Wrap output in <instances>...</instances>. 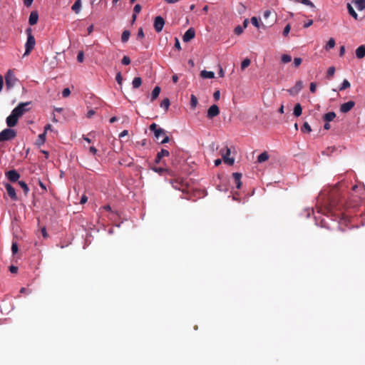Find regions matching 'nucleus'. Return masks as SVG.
Instances as JSON below:
<instances>
[{"mask_svg": "<svg viewBox=\"0 0 365 365\" xmlns=\"http://www.w3.org/2000/svg\"><path fill=\"white\" fill-rule=\"evenodd\" d=\"M349 207L345 200L344 197L341 195L337 188H334L329 197V204L324 207L319 208V212L324 214H331L334 210H341L344 207Z\"/></svg>", "mask_w": 365, "mask_h": 365, "instance_id": "1", "label": "nucleus"}, {"mask_svg": "<svg viewBox=\"0 0 365 365\" xmlns=\"http://www.w3.org/2000/svg\"><path fill=\"white\" fill-rule=\"evenodd\" d=\"M149 128L151 131H153L156 140H159V135H163V139L160 142V144H164L169 142L170 138L166 135L165 130L161 128H158L156 123H152Z\"/></svg>", "mask_w": 365, "mask_h": 365, "instance_id": "2", "label": "nucleus"}, {"mask_svg": "<svg viewBox=\"0 0 365 365\" xmlns=\"http://www.w3.org/2000/svg\"><path fill=\"white\" fill-rule=\"evenodd\" d=\"M263 18L266 22V25L263 27L271 26L276 21V14L274 11L266 10L263 14Z\"/></svg>", "mask_w": 365, "mask_h": 365, "instance_id": "3", "label": "nucleus"}, {"mask_svg": "<svg viewBox=\"0 0 365 365\" xmlns=\"http://www.w3.org/2000/svg\"><path fill=\"white\" fill-rule=\"evenodd\" d=\"M16 136L14 130L6 128L0 133V142L11 140Z\"/></svg>", "mask_w": 365, "mask_h": 365, "instance_id": "4", "label": "nucleus"}, {"mask_svg": "<svg viewBox=\"0 0 365 365\" xmlns=\"http://www.w3.org/2000/svg\"><path fill=\"white\" fill-rule=\"evenodd\" d=\"M230 153V149L227 146L220 150V154L224 163L229 165H232L234 164L235 160L232 158H229Z\"/></svg>", "mask_w": 365, "mask_h": 365, "instance_id": "5", "label": "nucleus"}, {"mask_svg": "<svg viewBox=\"0 0 365 365\" xmlns=\"http://www.w3.org/2000/svg\"><path fill=\"white\" fill-rule=\"evenodd\" d=\"M31 102L20 103L13 110L19 116L21 117L26 112L29 110L28 107Z\"/></svg>", "mask_w": 365, "mask_h": 365, "instance_id": "6", "label": "nucleus"}, {"mask_svg": "<svg viewBox=\"0 0 365 365\" xmlns=\"http://www.w3.org/2000/svg\"><path fill=\"white\" fill-rule=\"evenodd\" d=\"M36 45V40L34 36L27 37V41L25 44V53L24 56L29 55L34 49Z\"/></svg>", "mask_w": 365, "mask_h": 365, "instance_id": "7", "label": "nucleus"}, {"mask_svg": "<svg viewBox=\"0 0 365 365\" xmlns=\"http://www.w3.org/2000/svg\"><path fill=\"white\" fill-rule=\"evenodd\" d=\"M20 117L14 111H11L10 115L6 118V124L9 128L14 127L17 123L18 120Z\"/></svg>", "mask_w": 365, "mask_h": 365, "instance_id": "8", "label": "nucleus"}, {"mask_svg": "<svg viewBox=\"0 0 365 365\" xmlns=\"http://www.w3.org/2000/svg\"><path fill=\"white\" fill-rule=\"evenodd\" d=\"M165 20L162 16H158L155 18L153 26L156 32H160L163 30Z\"/></svg>", "mask_w": 365, "mask_h": 365, "instance_id": "9", "label": "nucleus"}, {"mask_svg": "<svg viewBox=\"0 0 365 365\" xmlns=\"http://www.w3.org/2000/svg\"><path fill=\"white\" fill-rule=\"evenodd\" d=\"M220 114V109L219 107L214 104L212 105L207 110V117L209 119H212L213 118L216 117Z\"/></svg>", "mask_w": 365, "mask_h": 365, "instance_id": "10", "label": "nucleus"}, {"mask_svg": "<svg viewBox=\"0 0 365 365\" xmlns=\"http://www.w3.org/2000/svg\"><path fill=\"white\" fill-rule=\"evenodd\" d=\"M303 88V83L301 81H297L294 86L287 90V92L292 96H295L299 93V92Z\"/></svg>", "mask_w": 365, "mask_h": 365, "instance_id": "11", "label": "nucleus"}, {"mask_svg": "<svg viewBox=\"0 0 365 365\" xmlns=\"http://www.w3.org/2000/svg\"><path fill=\"white\" fill-rule=\"evenodd\" d=\"M6 176L9 180L15 182L20 178L19 173L16 170H11L6 173Z\"/></svg>", "mask_w": 365, "mask_h": 365, "instance_id": "12", "label": "nucleus"}, {"mask_svg": "<svg viewBox=\"0 0 365 365\" xmlns=\"http://www.w3.org/2000/svg\"><path fill=\"white\" fill-rule=\"evenodd\" d=\"M355 106V103L353 101H349L346 103H344L340 106V111L341 113H346L351 110Z\"/></svg>", "mask_w": 365, "mask_h": 365, "instance_id": "13", "label": "nucleus"}, {"mask_svg": "<svg viewBox=\"0 0 365 365\" xmlns=\"http://www.w3.org/2000/svg\"><path fill=\"white\" fill-rule=\"evenodd\" d=\"M5 187H6V192H7L9 196L11 197V199L13 200H15V201L17 200L18 197H17V195H16V191H15V189L14 188V187L12 185H11L10 184L6 183L5 185Z\"/></svg>", "mask_w": 365, "mask_h": 365, "instance_id": "14", "label": "nucleus"}, {"mask_svg": "<svg viewBox=\"0 0 365 365\" xmlns=\"http://www.w3.org/2000/svg\"><path fill=\"white\" fill-rule=\"evenodd\" d=\"M5 81L6 87L9 88L14 86L16 82V78L13 74L9 72L5 77Z\"/></svg>", "mask_w": 365, "mask_h": 365, "instance_id": "15", "label": "nucleus"}, {"mask_svg": "<svg viewBox=\"0 0 365 365\" xmlns=\"http://www.w3.org/2000/svg\"><path fill=\"white\" fill-rule=\"evenodd\" d=\"M195 30L192 28H190L189 29H187L185 31V33L182 37V40L185 42H188L195 37Z\"/></svg>", "mask_w": 365, "mask_h": 365, "instance_id": "16", "label": "nucleus"}, {"mask_svg": "<svg viewBox=\"0 0 365 365\" xmlns=\"http://www.w3.org/2000/svg\"><path fill=\"white\" fill-rule=\"evenodd\" d=\"M38 14L36 11H33L31 12L29 19V23L31 26L35 25L38 22Z\"/></svg>", "mask_w": 365, "mask_h": 365, "instance_id": "17", "label": "nucleus"}, {"mask_svg": "<svg viewBox=\"0 0 365 365\" xmlns=\"http://www.w3.org/2000/svg\"><path fill=\"white\" fill-rule=\"evenodd\" d=\"M232 177L235 181V183L236 185V187L237 189H240L242 185L241 178H242V174L240 173H232Z\"/></svg>", "mask_w": 365, "mask_h": 365, "instance_id": "18", "label": "nucleus"}, {"mask_svg": "<svg viewBox=\"0 0 365 365\" xmlns=\"http://www.w3.org/2000/svg\"><path fill=\"white\" fill-rule=\"evenodd\" d=\"M356 56L361 59L365 56V44L359 46L356 50Z\"/></svg>", "mask_w": 365, "mask_h": 365, "instance_id": "19", "label": "nucleus"}, {"mask_svg": "<svg viewBox=\"0 0 365 365\" xmlns=\"http://www.w3.org/2000/svg\"><path fill=\"white\" fill-rule=\"evenodd\" d=\"M81 9V0H76L71 7V9L76 14H78Z\"/></svg>", "mask_w": 365, "mask_h": 365, "instance_id": "20", "label": "nucleus"}, {"mask_svg": "<svg viewBox=\"0 0 365 365\" xmlns=\"http://www.w3.org/2000/svg\"><path fill=\"white\" fill-rule=\"evenodd\" d=\"M160 92V88L155 86L152 91L150 101L153 102L159 96Z\"/></svg>", "mask_w": 365, "mask_h": 365, "instance_id": "21", "label": "nucleus"}, {"mask_svg": "<svg viewBox=\"0 0 365 365\" xmlns=\"http://www.w3.org/2000/svg\"><path fill=\"white\" fill-rule=\"evenodd\" d=\"M358 10H363L365 9V0H353Z\"/></svg>", "mask_w": 365, "mask_h": 365, "instance_id": "22", "label": "nucleus"}, {"mask_svg": "<svg viewBox=\"0 0 365 365\" xmlns=\"http://www.w3.org/2000/svg\"><path fill=\"white\" fill-rule=\"evenodd\" d=\"M200 76L203 78H213L215 77V73L212 71L204 70L201 71Z\"/></svg>", "mask_w": 365, "mask_h": 365, "instance_id": "23", "label": "nucleus"}, {"mask_svg": "<svg viewBox=\"0 0 365 365\" xmlns=\"http://www.w3.org/2000/svg\"><path fill=\"white\" fill-rule=\"evenodd\" d=\"M46 135V133L39 134L38 136V139L36 140V145H37L38 146L42 145L45 143Z\"/></svg>", "mask_w": 365, "mask_h": 365, "instance_id": "24", "label": "nucleus"}, {"mask_svg": "<svg viewBox=\"0 0 365 365\" xmlns=\"http://www.w3.org/2000/svg\"><path fill=\"white\" fill-rule=\"evenodd\" d=\"M335 117L336 113L334 112H329L324 115L323 119L325 122H330L333 120Z\"/></svg>", "mask_w": 365, "mask_h": 365, "instance_id": "25", "label": "nucleus"}, {"mask_svg": "<svg viewBox=\"0 0 365 365\" xmlns=\"http://www.w3.org/2000/svg\"><path fill=\"white\" fill-rule=\"evenodd\" d=\"M142 84V79L140 77H135L132 81L133 88L136 89L138 88Z\"/></svg>", "mask_w": 365, "mask_h": 365, "instance_id": "26", "label": "nucleus"}, {"mask_svg": "<svg viewBox=\"0 0 365 365\" xmlns=\"http://www.w3.org/2000/svg\"><path fill=\"white\" fill-rule=\"evenodd\" d=\"M268 159H269L268 153L267 152H263L262 153H261L260 155H258L257 162L261 163L265 162Z\"/></svg>", "mask_w": 365, "mask_h": 365, "instance_id": "27", "label": "nucleus"}, {"mask_svg": "<svg viewBox=\"0 0 365 365\" xmlns=\"http://www.w3.org/2000/svg\"><path fill=\"white\" fill-rule=\"evenodd\" d=\"M302 108L299 103H297L294 108V115L299 117L302 115Z\"/></svg>", "mask_w": 365, "mask_h": 365, "instance_id": "28", "label": "nucleus"}, {"mask_svg": "<svg viewBox=\"0 0 365 365\" xmlns=\"http://www.w3.org/2000/svg\"><path fill=\"white\" fill-rule=\"evenodd\" d=\"M347 9H348L349 14L353 18H354L355 19H358L357 14L356 13V11H354V8L352 7V6L350 4H347Z\"/></svg>", "mask_w": 365, "mask_h": 365, "instance_id": "29", "label": "nucleus"}, {"mask_svg": "<svg viewBox=\"0 0 365 365\" xmlns=\"http://www.w3.org/2000/svg\"><path fill=\"white\" fill-rule=\"evenodd\" d=\"M197 105V98L194 94H192L190 96V106L192 109H195L196 108Z\"/></svg>", "mask_w": 365, "mask_h": 365, "instance_id": "30", "label": "nucleus"}, {"mask_svg": "<svg viewBox=\"0 0 365 365\" xmlns=\"http://www.w3.org/2000/svg\"><path fill=\"white\" fill-rule=\"evenodd\" d=\"M19 185L23 189L24 192L26 195L29 193V188L24 181H19Z\"/></svg>", "mask_w": 365, "mask_h": 365, "instance_id": "31", "label": "nucleus"}, {"mask_svg": "<svg viewBox=\"0 0 365 365\" xmlns=\"http://www.w3.org/2000/svg\"><path fill=\"white\" fill-rule=\"evenodd\" d=\"M169 106H170V100L168 98H164L160 103V107L163 108L165 110H168Z\"/></svg>", "mask_w": 365, "mask_h": 365, "instance_id": "32", "label": "nucleus"}, {"mask_svg": "<svg viewBox=\"0 0 365 365\" xmlns=\"http://www.w3.org/2000/svg\"><path fill=\"white\" fill-rule=\"evenodd\" d=\"M301 130L303 133H310L312 131L311 126L307 122H305L301 128Z\"/></svg>", "mask_w": 365, "mask_h": 365, "instance_id": "33", "label": "nucleus"}, {"mask_svg": "<svg viewBox=\"0 0 365 365\" xmlns=\"http://www.w3.org/2000/svg\"><path fill=\"white\" fill-rule=\"evenodd\" d=\"M130 35V34L129 31H128V30L124 31L121 36V41L124 43L127 42L129 39Z\"/></svg>", "mask_w": 365, "mask_h": 365, "instance_id": "34", "label": "nucleus"}, {"mask_svg": "<svg viewBox=\"0 0 365 365\" xmlns=\"http://www.w3.org/2000/svg\"><path fill=\"white\" fill-rule=\"evenodd\" d=\"M335 46V40L333 38H331L327 45L325 46V49L326 50H329L331 48H333Z\"/></svg>", "mask_w": 365, "mask_h": 365, "instance_id": "35", "label": "nucleus"}, {"mask_svg": "<svg viewBox=\"0 0 365 365\" xmlns=\"http://www.w3.org/2000/svg\"><path fill=\"white\" fill-rule=\"evenodd\" d=\"M350 86H351V84H350L349 81L346 79H344L343 81V83H342L341 87L339 88V91H344L345 89L349 88Z\"/></svg>", "mask_w": 365, "mask_h": 365, "instance_id": "36", "label": "nucleus"}, {"mask_svg": "<svg viewBox=\"0 0 365 365\" xmlns=\"http://www.w3.org/2000/svg\"><path fill=\"white\" fill-rule=\"evenodd\" d=\"M335 73V68L334 66H331L328 68L327 73V77L328 78H331Z\"/></svg>", "mask_w": 365, "mask_h": 365, "instance_id": "37", "label": "nucleus"}, {"mask_svg": "<svg viewBox=\"0 0 365 365\" xmlns=\"http://www.w3.org/2000/svg\"><path fill=\"white\" fill-rule=\"evenodd\" d=\"M281 61L283 63H287L292 61V57L288 54H283L281 57Z\"/></svg>", "mask_w": 365, "mask_h": 365, "instance_id": "38", "label": "nucleus"}, {"mask_svg": "<svg viewBox=\"0 0 365 365\" xmlns=\"http://www.w3.org/2000/svg\"><path fill=\"white\" fill-rule=\"evenodd\" d=\"M250 63H251V61L249 58H245V60H243L242 62L241 63V69L242 70L245 69L247 67H248L250 65Z\"/></svg>", "mask_w": 365, "mask_h": 365, "instance_id": "39", "label": "nucleus"}, {"mask_svg": "<svg viewBox=\"0 0 365 365\" xmlns=\"http://www.w3.org/2000/svg\"><path fill=\"white\" fill-rule=\"evenodd\" d=\"M297 2H300L304 5L309 6L310 7L314 8V4L310 0H294Z\"/></svg>", "mask_w": 365, "mask_h": 365, "instance_id": "40", "label": "nucleus"}, {"mask_svg": "<svg viewBox=\"0 0 365 365\" xmlns=\"http://www.w3.org/2000/svg\"><path fill=\"white\" fill-rule=\"evenodd\" d=\"M158 155H159V157L163 158V157H168L170 155V153L168 150L165 149H162L159 153H158Z\"/></svg>", "mask_w": 365, "mask_h": 365, "instance_id": "41", "label": "nucleus"}, {"mask_svg": "<svg viewBox=\"0 0 365 365\" xmlns=\"http://www.w3.org/2000/svg\"><path fill=\"white\" fill-rule=\"evenodd\" d=\"M18 245L16 242H12V245H11V252L13 253V255H15L18 252Z\"/></svg>", "mask_w": 365, "mask_h": 365, "instance_id": "42", "label": "nucleus"}, {"mask_svg": "<svg viewBox=\"0 0 365 365\" xmlns=\"http://www.w3.org/2000/svg\"><path fill=\"white\" fill-rule=\"evenodd\" d=\"M115 80H116L117 83H118L120 86H121V85H122V82H123V77H122V75H121L120 72H118V73L116 74Z\"/></svg>", "mask_w": 365, "mask_h": 365, "instance_id": "43", "label": "nucleus"}, {"mask_svg": "<svg viewBox=\"0 0 365 365\" xmlns=\"http://www.w3.org/2000/svg\"><path fill=\"white\" fill-rule=\"evenodd\" d=\"M251 22L256 28H259V22L256 17H252Z\"/></svg>", "mask_w": 365, "mask_h": 365, "instance_id": "44", "label": "nucleus"}, {"mask_svg": "<svg viewBox=\"0 0 365 365\" xmlns=\"http://www.w3.org/2000/svg\"><path fill=\"white\" fill-rule=\"evenodd\" d=\"M83 59H84V53H83V51H81L78 53L77 60L78 62L82 63L83 61Z\"/></svg>", "mask_w": 365, "mask_h": 365, "instance_id": "45", "label": "nucleus"}, {"mask_svg": "<svg viewBox=\"0 0 365 365\" xmlns=\"http://www.w3.org/2000/svg\"><path fill=\"white\" fill-rule=\"evenodd\" d=\"M121 62L123 65H129L130 63V59L128 56H124Z\"/></svg>", "mask_w": 365, "mask_h": 365, "instance_id": "46", "label": "nucleus"}, {"mask_svg": "<svg viewBox=\"0 0 365 365\" xmlns=\"http://www.w3.org/2000/svg\"><path fill=\"white\" fill-rule=\"evenodd\" d=\"M302 62V60L301 58H295L294 59V65L296 68L299 67Z\"/></svg>", "mask_w": 365, "mask_h": 365, "instance_id": "47", "label": "nucleus"}, {"mask_svg": "<svg viewBox=\"0 0 365 365\" xmlns=\"http://www.w3.org/2000/svg\"><path fill=\"white\" fill-rule=\"evenodd\" d=\"M243 32V28L241 26H237L235 29V34L237 35H240Z\"/></svg>", "mask_w": 365, "mask_h": 365, "instance_id": "48", "label": "nucleus"}, {"mask_svg": "<svg viewBox=\"0 0 365 365\" xmlns=\"http://www.w3.org/2000/svg\"><path fill=\"white\" fill-rule=\"evenodd\" d=\"M71 93V91L68 88H64L62 91V96L64 98L68 97Z\"/></svg>", "mask_w": 365, "mask_h": 365, "instance_id": "49", "label": "nucleus"}, {"mask_svg": "<svg viewBox=\"0 0 365 365\" xmlns=\"http://www.w3.org/2000/svg\"><path fill=\"white\" fill-rule=\"evenodd\" d=\"M290 29H291V26L289 24H287L284 29V31H283V35L284 36H287L289 31H290Z\"/></svg>", "mask_w": 365, "mask_h": 365, "instance_id": "50", "label": "nucleus"}, {"mask_svg": "<svg viewBox=\"0 0 365 365\" xmlns=\"http://www.w3.org/2000/svg\"><path fill=\"white\" fill-rule=\"evenodd\" d=\"M175 48L178 51L181 50V46L178 38H175Z\"/></svg>", "mask_w": 365, "mask_h": 365, "instance_id": "51", "label": "nucleus"}, {"mask_svg": "<svg viewBox=\"0 0 365 365\" xmlns=\"http://www.w3.org/2000/svg\"><path fill=\"white\" fill-rule=\"evenodd\" d=\"M140 11H141L140 5V4L135 5V6L133 8V12L135 14H138L140 12Z\"/></svg>", "mask_w": 365, "mask_h": 365, "instance_id": "52", "label": "nucleus"}, {"mask_svg": "<svg viewBox=\"0 0 365 365\" xmlns=\"http://www.w3.org/2000/svg\"><path fill=\"white\" fill-rule=\"evenodd\" d=\"M9 271L13 274H16L18 272V267L16 266L11 265L9 267Z\"/></svg>", "mask_w": 365, "mask_h": 365, "instance_id": "53", "label": "nucleus"}, {"mask_svg": "<svg viewBox=\"0 0 365 365\" xmlns=\"http://www.w3.org/2000/svg\"><path fill=\"white\" fill-rule=\"evenodd\" d=\"M138 36V38H143L144 37V33H143V28H140L138 29V36Z\"/></svg>", "mask_w": 365, "mask_h": 365, "instance_id": "54", "label": "nucleus"}, {"mask_svg": "<svg viewBox=\"0 0 365 365\" xmlns=\"http://www.w3.org/2000/svg\"><path fill=\"white\" fill-rule=\"evenodd\" d=\"M220 91H215V93L213 94L214 99L215 101H218L220 99Z\"/></svg>", "mask_w": 365, "mask_h": 365, "instance_id": "55", "label": "nucleus"}, {"mask_svg": "<svg viewBox=\"0 0 365 365\" xmlns=\"http://www.w3.org/2000/svg\"><path fill=\"white\" fill-rule=\"evenodd\" d=\"M317 84L314 82L310 83V91L314 93L316 91Z\"/></svg>", "mask_w": 365, "mask_h": 365, "instance_id": "56", "label": "nucleus"}, {"mask_svg": "<svg viewBox=\"0 0 365 365\" xmlns=\"http://www.w3.org/2000/svg\"><path fill=\"white\" fill-rule=\"evenodd\" d=\"M89 151L93 155H96L97 153V149L93 146H91L89 148Z\"/></svg>", "mask_w": 365, "mask_h": 365, "instance_id": "57", "label": "nucleus"}, {"mask_svg": "<svg viewBox=\"0 0 365 365\" xmlns=\"http://www.w3.org/2000/svg\"><path fill=\"white\" fill-rule=\"evenodd\" d=\"M34 0H24V4L26 7H29L31 5Z\"/></svg>", "mask_w": 365, "mask_h": 365, "instance_id": "58", "label": "nucleus"}, {"mask_svg": "<svg viewBox=\"0 0 365 365\" xmlns=\"http://www.w3.org/2000/svg\"><path fill=\"white\" fill-rule=\"evenodd\" d=\"M26 33L27 34V37L34 36L32 35V29L31 28H27L26 29Z\"/></svg>", "mask_w": 365, "mask_h": 365, "instance_id": "59", "label": "nucleus"}, {"mask_svg": "<svg viewBox=\"0 0 365 365\" xmlns=\"http://www.w3.org/2000/svg\"><path fill=\"white\" fill-rule=\"evenodd\" d=\"M312 24H313V20H309L307 22L304 23V27L308 28L310 26H312Z\"/></svg>", "mask_w": 365, "mask_h": 365, "instance_id": "60", "label": "nucleus"}, {"mask_svg": "<svg viewBox=\"0 0 365 365\" xmlns=\"http://www.w3.org/2000/svg\"><path fill=\"white\" fill-rule=\"evenodd\" d=\"M41 233L44 238H46L48 237V234H47L46 227L41 228Z\"/></svg>", "mask_w": 365, "mask_h": 365, "instance_id": "61", "label": "nucleus"}, {"mask_svg": "<svg viewBox=\"0 0 365 365\" xmlns=\"http://www.w3.org/2000/svg\"><path fill=\"white\" fill-rule=\"evenodd\" d=\"M30 292H29V291L27 290V289H26V288H25V287H21V288L20 289V293H21V294H28V293H30Z\"/></svg>", "mask_w": 365, "mask_h": 365, "instance_id": "62", "label": "nucleus"}, {"mask_svg": "<svg viewBox=\"0 0 365 365\" xmlns=\"http://www.w3.org/2000/svg\"><path fill=\"white\" fill-rule=\"evenodd\" d=\"M87 200H88L87 197H86V196H85V195H83V196L81 197V204H84V203H86V202H87Z\"/></svg>", "mask_w": 365, "mask_h": 365, "instance_id": "63", "label": "nucleus"}, {"mask_svg": "<svg viewBox=\"0 0 365 365\" xmlns=\"http://www.w3.org/2000/svg\"><path fill=\"white\" fill-rule=\"evenodd\" d=\"M95 114V111L93 110H90L87 113L88 118H91Z\"/></svg>", "mask_w": 365, "mask_h": 365, "instance_id": "64", "label": "nucleus"}]
</instances>
